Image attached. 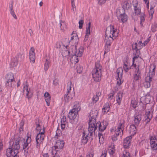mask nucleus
<instances>
[{
  "mask_svg": "<svg viewBox=\"0 0 157 157\" xmlns=\"http://www.w3.org/2000/svg\"><path fill=\"white\" fill-rule=\"evenodd\" d=\"M155 66L154 65L151 66L150 67L149 72L145 77V82L144 83V86L147 88H151L150 82L152 81V77L155 74L154 70Z\"/></svg>",
  "mask_w": 157,
  "mask_h": 157,
  "instance_id": "f257e3e1",
  "label": "nucleus"
},
{
  "mask_svg": "<svg viewBox=\"0 0 157 157\" xmlns=\"http://www.w3.org/2000/svg\"><path fill=\"white\" fill-rule=\"evenodd\" d=\"M116 29H115L113 26L108 27L105 31V39L109 40L110 41H113V37H116L117 36V34H116Z\"/></svg>",
  "mask_w": 157,
  "mask_h": 157,
  "instance_id": "f03ea898",
  "label": "nucleus"
},
{
  "mask_svg": "<svg viewBox=\"0 0 157 157\" xmlns=\"http://www.w3.org/2000/svg\"><path fill=\"white\" fill-rule=\"evenodd\" d=\"M101 69L99 67H97V65L92 71V75L94 80L98 82L101 79Z\"/></svg>",
  "mask_w": 157,
  "mask_h": 157,
  "instance_id": "7ed1b4c3",
  "label": "nucleus"
},
{
  "mask_svg": "<svg viewBox=\"0 0 157 157\" xmlns=\"http://www.w3.org/2000/svg\"><path fill=\"white\" fill-rule=\"evenodd\" d=\"M136 127L134 125H131L128 131V134L131 138L136 134Z\"/></svg>",
  "mask_w": 157,
  "mask_h": 157,
  "instance_id": "20e7f679",
  "label": "nucleus"
},
{
  "mask_svg": "<svg viewBox=\"0 0 157 157\" xmlns=\"http://www.w3.org/2000/svg\"><path fill=\"white\" fill-rule=\"evenodd\" d=\"M13 143L12 145L13 149H18L20 148V138H18L14 139L13 140Z\"/></svg>",
  "mask_w": 157,
  "mask_h": 157,
  "instance_id": "39448f33",
  "label": "nucleus"
},
{
  "mask_svg": "<svg viewBox=\"0 0 157 157\" xmlns=\"http://www.w3.org/2000/svg\"><path fill=\"white\" fill-rule=\"evenodd\" d=\"M150 144L151 147L153 150L157 149V139L155 137L151 138Z\"/></svg>",
  "mask_w": 157,
  "mask_h": 157,
  "instance_id": "423d86ee",
  "label": "nucleus"
},
{
  "mask_svg": "<svg viewBox=\"0 0 157 157\" xmlns=\"http://www.w3.org/2000/svg\"><path fill=\"white\" fill-rule=\"evenodd\" d=\"M64 143L62 140H59L56 142L54 146L55 150L56 149H61L64 145Z\"/></svg>",
  "mask_w": 157,
  "mask_h": 157,
  "instance_id": "0eeeda50",
  "label": "nucleus"
},
{
  "mask_svg": "<svg viewBox=\"0 0 157 157\" xmlns=\"http://www.w3.org/2000/svg\"><path fill=\"white\" fill-rule=\"evenodd\" d=\"M97 124L95 125L94 121H90L89 123V131L91 133L94 132L96 129Z\"/></svg>",
  "mask_w": 157,
  "mask_h": 157,
  "instance_id": "6e6552de",
  "label": "nucleus"
},
{
  "mask_svg": "<svg viewBox=\"0 0 157 157\" xmlns=\"http://www.w3.org/2000/svg\"><path fill=\"white\" fill-rule=\"evenodd\" d=\"M6 154L7 157H14L17 155V153H15L14 150L9 148L7 150Z\"/></svg>",
  "mask_w": 157,
  "mask_h": 157,
  "instance_id": "1a4fd4ad",
  "label": "nucleus"
},
{
  "mask_svg": "<svg viewBox=\"0 0 157 157\" xmlns=\"http://www.w3.org/2000/svg\"><path fill=\"white\" fill-rule=\"evenodd\" d=\"M144 46L141 41H139L138 44L136 43L132 45V49H141Z\"/></svg>",
  "mask_w": 157,
  "mask_h": 157,
  "instance_id": "9d476101",
  "label": "nucleus"
},
{
  "mask_svg": "<svg viewBox=\"0 0 157 157\" xmlns=\"http://www.w3.org/2000/svg\"><path fill=\"white\" fill-rule=\"evenodd\" d=\"M118 19L121 20L123 23L126 22L128 19L127 15L124 13L121 14L118 17Z\"/></svg>",
  "mask_w": 157,
  "mask_h": 157,
  "instance_id": "9b49d317",
  "label": "nucleus"
},
{
  "mask_svg": "<svg viewBox=\"0 0 157 157\" xmlns=\"http://www.w3.org/2000/svg\"><path fill=\"white\" fill-rule=\"evenodd\" d=\"M130 139V137L128 136L124 140L123 144V146L124 148H128L130 146V142L129 140Z\"/></svg>",
  "mask_w": 157,
  "mask_h": 157,
  "instance_id": "f8f14e48",
  "label": "nucleus"
},
{
  "mask_svg": "<svg viewBox=\"0 0 157 157\" xmlns=\"http://www.w3.org/2000/svg\"><path fill=\"white\" fill-rule=\"evenodd\" d=\"M78 51L76 52V54L75 55L73 56L71 59V61L74 63H76L78 61L77 56L76 55H78V54L77 53L78 52H79V50H76Z\"/></svg>",
  "mask_w": 157,
  "mask_h": 157,
  "instance_id": "ddd939ff",
  "label": "nucleus"
},
{
  "mask_svg": "<svg viewBox=\"0 0 157 157\" xmlns=\"http://www.w3.org/2000/svg\"><path fill=\"white\" fill-rule=\"evenodd\" d=\"M131 6V4L128 2L125 1L122 4V7L123 9L125 10H128Z\"/></svg>",
  "mask_w": 157,
  "mask_h": 157,
  "instance_id": "4468645a",
  "label": "nucleus"
},
{
  "mask_svg": "<svg viewBox=\"0 0 157 157\" xmlns=\"http://www.w3.org/2000/svg\"><path fill=\"white\" fill-rule=\"evenodd\" d=\"M124 127V124L123 123H120L119 124L117 129H119V131H120V132L117 133L118 135H123Z\"/></svg>",
  "mask_w": 157,
  "mask_h": 157,
  "instance_id": "2eb2a0df",
  "label": "nucleus"
},
{
  "mask_svg": "<svg viewBox=\"0 0 157 157\" xmlns=\"http://www.w3.org/2000/svg\"><path fill=\"white\" fill-rule=\"evenodd\" d=\"M44 139V135L39 133L36 137V141L37 143L42 142Z\"/></svg>",
  "mask_w": 157,
  "mask_h": 157,
  "instance_id": "dca6fc26",
  "label": "nucleus"
},
{
  "mask_svg": "<svg viewBox=\"0 0 157 157\" xmlns=\"http://www.w3.org/2000/svg\"><path fill=\"white\" fill-rule=\"evenodd\" d=\"M75 0H71V11L73 13H75L76 11V6L75 4Z\"/></svg>",
  "mask_w": 157,
  "mask_h": 157,
  "instance_id": "f3484780",
  "label": "nucleus"
},
{
  "mask_svg": "<svg viewBox=\"0 0 157 157\" xmlns=\"http://www.w3.org/2000/svg\"><path fill=\"white\" fill-rule=\"evenodd\" d=\"M44 96L46 98L45 100H46V101L48 104V106H49V103H48V102H49V101L50 99V96L48 92H46L44 94Z\"/></svg>",
  "mask_w": 157,
  "mask_h": 157,
  "instance_id": "a211bd4d",
  "label": "nucleus"
},
{
  "mask_svg": "<svg viewBox=\"0 0 157 157\" xmlns=\"http://www.w3.org/2000/svg\"><path fill=\"white\" fill-rule=\"evenodd\" d=\"M105 41L106 43V44L105 46V49L110 48V43L112 41H110L109 40H106L105 39Z\"/></svg>",
  "mask_w": 157,
  "mask_h": 157,
  "instance_id": "6ab92c4d",
  "label": "nucleus"
},
{
  "mask_svg": "<svg viewBox=\"0 0 157 157\" xmlns=\"http://www.w3.org/2000/svg\"><path fill=\"white\" fill-rule=\"evenodd\" d=\"M97 124H98L99 125V129L101 131L104 130L106 128L105 126V125H104L103 123H98Z\"/></svg>",
  "mask_w": 157,
  "mask_h": 157,
  "instance_id": "aec40b11",
  "label": "nucleus"
},
{
  "mask_svg": "<svg viewBox=\"0 0 157 157\" xmlns=\"http://www.w3.org/2000/svg\"><path fill=\"white\" fill-rule=\"evenodd\" d=\"M154 6L153 5L152 7H150V10H149V13L150 15H151V19L152 18L153 14L154 12Z\"/></svg>",
  "mask_w": 157,
  "mask_h": 157,
  "instance_id": "412c9836",
  "label": "nucleus"
},
{
  "mask_svg": "<svg viewBox=\"0 0 157 157\" xmlns=\"http://www.w3.org/2000/svg\"><path fill=\"white\" fill-rule=\"evenodd\" d=\"M141 117L140 115H137L135 117L134 121L135 123L137 124L141 120Z\"/></svg>",
  "mask_w": 157,
  "mask_h": 157,
  "instance_id": "4be33fe9",
  "label": "nucleus"
},
{
  "mask_svg": "<svg viewBox=\"0 0 157 157\" xmlns=\"http://www.w3.org/2000/svg\"><path fill=\"white\" fill-rule=\"evenodd\" d=\"M145 14L143 13L140 16V24L142 25V22H144L145 21Z\"/></svg>",
  "mask_w": 157,
  "mask_h": 157,
  "instance_id": "5701e85b",
  "label": "nucleus"
},
{
  "mask_svg": "<svg viewBox=\"0 0 157 157\" xmlns=\"http://www.w3.org/2000/svg\"><path fill=\"white\" fill-rule=\"evenodd\" d=\"M68 117L70 119H74L76 117L77 115L76 113H69L68 115Z\"/></svg>",
  "mask_w": 157,
  "mask_h": 157,
  "instance_id": "b1692460",
  "label": "nucleus"
},
{
  "mask_svg": "<svg viewBox=\"0 0 157 157\" xmlns=\"http://www.w3.org/2000/svg\"><path fill=\"white\" fill-rule=\"evenodd\" d=\"M134 11L136 15H138L140 13V9L139 7L134 8Z\"/></svg>",
  "mask_w": 157,
  "mask_h": 157,
  "instance_id": "393cba45",
  "label": "nucleus"
},
{
  "mask_svg": "<svg viewBox=\"0 0 157 157\" xmlns=\"http://www.w3.org/2000/svg\"><path fill=\"white\" fill-rule=\"evenodd\" d=\"M59 25L60 26L61 30H63L64 29V26H65V24L64 22H60Z\"/></svg>",
  "mask_w": 157,
  "mask_h": 157,
  "instance_id": "a878e982",
  "label": "nucleus"
},
{
  "mask_svg": "<svg viewBox=\"0 0 157 157\" xmlns=\"http://www.w3.org/2000/svg\"><path fill=\"white\" fill-rule=\"evenodd\" d=\"M79 28L80 29H81L82 27V25L84 23V21L83 20H80L79 22Z\"/></svg>",
  "mask_w": 157,
  "mask_h": 157,
  "instance_id": "bb28decb",
  "label": "nucleus"
},
{
  "mask_svg": "<svg viewBox=\"0 0 157 157\" xmlns=\"http://www.w3.org/2000/svg\"><path fill=\"white\" fill-rule=\"evenodd\" d=\"M98 99V97L97 95H95L93 97V101L94 102H96Z\"/></svg>",
  "mask_w": 157,
  "mask_h": 157,
  "instance_id": "cd10ccee",
  "label": "nucleus"
},
{
  "mask_svg": "<svg viewBox=\"0 0 157 157\" xmlns=\"http://www.w3.org/2000/svg\"><path fill=\"white\" fill-rule=\"evenodd\" d=\"M10 13L13 17L15 19H17V17L15 14L14 10L11 11H10Z\"/></svg>",
  "mask_w": 157,
  "mask_h": 157,
  "instance_id": "c85d7f7f",
  "label": "nucleus"
},
{
  "mask_svg": "<svg viewBox=\"0 0 157 157\" xmlns=\"http://www.w3.org/2000/svg\"><path fill=\"white\" fill-rule=\"evenodd\" d=\"M131 68L132 69H135V71L137 72L138 71V67H136V65L135 64H133L131 66Z\"/></svg>",
  "mask_w": 157,
  "mask_h": 157,
  "instance_id": "c756f323",
  "label": "nucleus"
},
{
  "mask_svg": "<svg viewBox=\"0 0 157 157\" xmlns=\"http://www.w3.org/2000/svg\"><path fill=\"white\" fill-rule=\"evenodd\" d=\"M133 3L134 8H137L139 7L138 6V2L136 1H133Z\"/></svg>",
  "mask_w": 157,
  "mask_h": 157,
  "instance_id": "7c9ffc66",
  "label": "nucleus"
},
{
  "mask_svg": "<svg viewBox=\"0 0 157 157\" xmlns=\"http://www.w3.org/2000/svg\"><path fill=\"white\" fill-rule=\"evenodd\" d=\"M109 109V106L106 107H105L104 108L102 109L104 111V112H108Z\"/></svg>",
  "mask_w": 157,
  "mask_h": 157,
  "instance_id": "2f4dec72",
  "label": "nucleus"
},
{
  "mask_svg": "<svg viewBox=\"0 0 157 157\" xmlns=\"http://www.w3.org/2000/svg\"><path fill=\"white\" fill-rule=\"evenodd\" d=\"M150 37L148 38L147 39L145 40L144 43H143V46H145L147 43L150 41Z\"/></svg>",
  "mask_w": 157,
  "mask_h": 157,
  "instance_id": "473e14b6",
  "label": "nucleus"
},
{
  "mask_svg": "<svg viewBox=\"0 0 157 157\" xmlns=\"http://www.w3.org/2000/svg\"><path fill=\"white\" fill-rule=\"evenodd\" d=\"M117 97L118 100L117 99V101L118 103H119L121 101H120V99H121L122 98V94H119Z\"/></svg>",
  "mask_w": 157,
  "mask_h": 157,
  "instance_id": "72a5a7b5",
  "label": "nucleus"
},
{
  "mask_svg": "<svg viewBox=\"0 0 157 157\" xmlns=\"http://www.w3.org/2000/svg\"><path fill=\"white\" fill-rule=\"evenodd\" d=\"M77 110L76 108H74L70 111V112L69 113H77V112L76 113Z\"/></svg>",
  "mask_w": 157,
  "mask_h": 157,
  "instance_id": "f704fd0d",
  "label": "nucleus"
},
{
  "mask_svg": "<svg viewBox=\"0 0 157 157\" xmlns=\"http://www.w3.org/2000/svg\"><path fill=\"white\" fill-rule=\"evenodd\" d=\"M71 35L75 37V38H76L78 37L76 33V31H73V32L71 34Z\"/></svg>",
  "mask_w": 157,
  "mask_h": 157,
  "instance_id": "c9c22d12",
  "label": "nucleus"
},
{
  "mask_svg": "<svg viewBox=\"0 0 157 157\" xmlns=\"http://www.w3.org/2000/svg\"><path fill=\"white\" fill-rule=\"evenodd\" d=\"M9 8H10V11H13V2H12V3L10 4V5L9 6Z\"/></svg>",
  "mask_w": 157,
  "mask_h": 157,
  "instance_id": "e433bc0d",
  "label": "nucleus"
},
{
  "mask_svg": "<svg viewBox=\"0 0 157 157\" xmlns=\"http://www.w3.org/2000/svg\"><path fill=\"white\" fill-rule=\"evenodd\" d=\"M156 4V2L155 1H153L152 2H150V5L151 7H152L153 5L154 6V7H155Z\"/></svg>",
  "mask_w": 157,
  "mask_h": 157,
  "instance_id": "4c0bfd02",
  "label": "nucleus"
},
{
  "mask_svg": "<svg viewBox=\"0 0 157 157\" xmlns=\"http://www.w3.org/2000/svg\"><path fill=\"white\" fill-rule=\"evenodd\" d=\"M129 153L128 152H126L123 154L124 157H129Z\"/></svg>",
  "mask_w": 157,
  "mask_h": 157,
  "instance_id": "58836bf2",
  "label": "nucleus"
},
{
  "mask_svg": "<svg viewBox=\"0 0 157 157\" xmlns=\"http://www.w3.org/2000/svg\"><path fill=\"white\" fill-rule=\"evenodd\" d=\"M86 36H89V35L90 34V29H86Z\"/></svg>",
  "mask_w": 157,
  "mask_h": 157,
  "instance_id": "ea45409f",
  "label": "nucleus"
},
{
  "mask_svg": "<svg viewBox=\"0 0 157 157\" xmlns=\"http://www.w3.org/2000/svg\"><path fill=\"white\" fill-rule=\"evenodd\" d=\"M64 123H67V122H66V119L65 118L63 117L62 118V119H61V123H64Z\"/></svg>",
  "mask_w": 157,
  "mask_h": 157,
  "instance_id": "a19ab883",
  "label": "nucleus"
},
{
  "mask_svg": "<svg viewBox=\"0 0 157 157\" xmlns=\"http://www.w3.org/2000/svg\"><path fill=\"white\" fill-rule=\"evenodd\" d=\"M156 27L155 25H153L152 26V31L153 32H155L156 31Z\"/></svg>",
  "mask_w": 157,
  "mask_h": 157,
  "instance_id": "79ce46f5",
  "label": "nucleus"
},
{
  "mask_svg": "<svg viewBox=\"0 0 157 157\" xmlns=\"http://www.w3.org/2000/svg\"><path fill=\"white\" fill-rule=\"evenodd\" d=\"M44 128H43L42 130L41 129L39 133H40L41 135H44Z\"/></svg>",
  "mask_w": 157,
  "mask_h": 157,
  "instance_id": "37998d69",
  "label": "nucleus"
},
{
  "mask_svg": "<svg viewBox=\"0 0 157 157\" xmlns=\"http://www.w3.org/2000/svg\"><path fill=\"white\" fill-rule=\"evenodd\" d=\"M115 150L114 149H112L111 150H109V153L111 154H113Z\"/></svg>",
  "mask_w": 157,
  "mask_h": 157,
  "instance_id": "c03bdc74",
  "label": "nucleus"
},
{
  "mask_svg": "<svg viewBox=\"0 0 157 157\" xmlns=\"http://www.w3.org/2000/svg\"><path fill=\"white\" fill-rule=\"evenodd\" d=\"M67 123H61V128L62 129H64L65 128V125Z\"/></svg>",
  "mask_w": 157,
  "mask_h": 157,
  "instance_id": "a18cd8bd",
  "label": "nucleus"
},
{
  "mask_svg": "<svg viewBox=\"0 0 157 157\" xmlns=\"http://www.w3.org/2000/svg\"><path fill=\"white\" fill-rule=\"evenodd\" d=\"M91 26V23L90 22H89L88 23V26L86 27V29H90Z\"/></svg>",
  "mask_w": 157,
  "mask_h": 157,
  "instance_id": "49530a36",
  "label": "nucleus"
},
{
  "mask_svg": "<svg viewBox=\"0 0 157 157\" xmlns=\"http://www.w3.org/2000/svg\"><path fill=\"white\" fill-rule=\"evenodd\" d=\"M105 2V0H99L98 1V2L100 4H101L104 3Z\"/></svg>",
  "mask_w": 157,
  "mask_h": 157,
  "instance_id": "de8ad7c7",
  "label": "nucleus"
},
{
  "mask_svg": "<svg viewBox=\"0 0 157 157\" xmlns=\"http://www.w3.org/2000/svg\"><path fill=\"white\" fill-rule=\"evenodd\" d=\"M50 151L52 152V154H53L54 152H55L56 150H55L54 146L52 148H51Z\"/></svg>",
  "mask_w": 157,
  "mask_h": 157,
  "instance_id": "09e8293b",
  "label": "nucleus"
},
{
  "mask_svg": "<svg viewBox=\"0 0 157 157\" xmlns=\"http://www.w3.org/2000/svg\"><path fill=\"white\" fill-rule=\"evenodd\" d=\"M134 78L135 80H138L139 79L138 75L137 74H135V75L134 76Z\"/></svg>",
  "mask_w": 157,
  "mask_h": 157,
  "instance_id": "8fccbe9b",
  "label": "nucleus"
},
{
  "mask_svg": "<svg viewBox=\"0 0 157 157\" xmlns=\"http://www.w3.org/2000/svg\"><path fill=\"white\" fill-rule=\"evenodd\" d=\"M119 132H120V131H119V129H117V130L116 131V135L117 136H121L122 135H118L117 134V133H119Z\"/></svg>",
  "mask_w": 157,
  "mask_h": 157,
  "instance_id": "3c124183",
  "label": "nucleus"
},
{
  "mask_svg": "<svg viewBox=\"0 0 157 157\" xmlns=\"http://www.w3.org/2000/svg\"><path fill=\"white\" fill-rule=\"evenodd\" d=\"M144 1L145 2V3H147V6L148 8L149 7V2L147 0H144Z\"/></svg>",
  "mask_w": 157,
  "mask_h": 157,
  "instance_id": "603ef678",
  "label": "nucleus"
},
{
  "mask_svg": "<svg viewBox=\"0 0 157 157\" xmlns=\"http://www.w3.org/2000/svg\"><path fill=\"white\" fill-rule=\"evenodd\" d=\"M117 84L119 85H120L121 84V81L120 79H117Z\"/></svg>",
  "mask_w": 157,
  "mask_h": 157,
  "instance_id": "864d4df0",
  "label": "nucleus"
},
{
  "mask_svg": "<svg viewBox=\"0 0 157 157\" xmlns=\"http://www.w3.org/2000/svg\"><path fill=\"white\" fill-rule=\"evenodd\" d=\"M135 103V101L134 100L132 101V104L133 105V106L134 108H136V104H134Z\"/></svg>",
  "mask_w": 157,
  "mask_h": 157,
  "instance_id": "5fc2aeb1",
  "label": "nucleus"
},
{
  "mask_svg": "<svg viewBox=\"0 0 157 157\" xmlns=\"http://www.w3.org/2000/svg\"><path fill=\"white\" fill-rule=\"evenodd\" d=\"M106 153L104 152V153H103L101 155L100 157H106Z\"/></svg>",
  "mask_w": 157,
  "mask_h": 157,
  "instance_id": "6e6d98bb",
  "label": "nucleus"
},
{
  "mask_svg": "<svg viewBox=\"0 0 157 157\" xmlns=\"http://www.w3.org/2000/svg\"><path fill=\"white\" fill-rule=\"evenodd\" d=\"M29 33L30 34V36H31L32 35V34L33 33V31L32 29H29Z\"/></svg>",
  "mask_w": 157,
  "mask_h": 157,
  "instance_id": "4d7b16f0",
  "label": "nucleus"
},
{
  "mask_svg": "<svg viewBox=\"0 0 157 157\" xmlns=\"http://www.w3.org/2000/svg\"><path fill=\"white\" fill-rule=\"evenodd\" d=\"M150 119L148 118H146L145 120V121L146 122V123H147V122L150 121Z\"/></svg>",
  "mask_w": 157,
  "mask_h": 157,
  "instance_id": "13d9d810",
  "label": "nucleus"
},
{
  "mask_svg": "<svg viewBox=\"0 0 157 157\" xmlns=\"http://www.w3.org/2000/svg\"><path fill=\"white\" fill-rule=\"evenodd\" d=\"M112 140L113 141H115L117 140V139L116 137L114 136L112 138Z\"/></svg>",
  "mask_w": 157,
  "mask_h": 157,
  "instance_id": "bf43d9fd",
  "label": "nucleus"
},
{
  "mask_svg": "<svg viewBox=\"0 0 157 157\" xmlns=\"http://www.w3.org/2000/svg\"><path fill=\"white\" fill-rule=\"evenodd\" d=\"M89 156L90 157H93V154L92 153H90L89 154Z\"/></svg>",
  "mask_w": 157,
  "mask_h": 157,
  "instance_id": "052dcab7",
  "label": "nucleus"
},
{
  "mask_svg": "<svg viewBox=\"0 0 157 157\" xmlns=\"http://www.w3.org/2000/svg\"><path fill=\"white\" fill-rule=\"evenodd\" d=\"M44 157H48L49 156L48 154H45L44 155Z\"/></svg>",
  "mask_w": 157,
  "mask_h": 157,
  "instance_id": "680f3d73",
  "label": "nucleus"
},
{
  "mask_svg": "<svg viewBox=\"0 0 157 157\" xmlns=\"http://www.w3.org/2000/svg\"><path fill=\"white\" fill-rule=\"evenodd\" d=\"M98 136L99 137V139L100 140L101 137L102 138V136L101 134H99Z\"/></svg>",
  "mask_w": 157,
  "mask_h": 157,
  "instance_id": "e2e57ef3",
  "label": "nucleus"
},
{
  "mask_svg": "<svg viewBox=\"0 0 157 157\" xmlns=\"http://www.w3.org/2000/svg\"><path fill=\"white\" fill-rule=\"evenodd\" d=\"M13 78H12L11 79H9L8 80V81H7V83H9V82H10V81L11 82H12L13 81Z\"/></svg>",
  "mask_w": 157,
  "mask_h": 157,
  "instance_id": "0e129e2a",
  "label": "nucleus"
},
{
  "mask_svg": "<svg viewBox=\"0 0 157 157\" xmlns=\"http://www.w3.org/2000/svg\"><path fill=\"white\" fill-rule=\"evenodd\" d=\"M43 3L42 2H41L39 3V5L40 6H42L43 5Z\"/></svg>",
  "mask_w": 157,
  "mask_h": 157,
  "instance_id": "69168bd1",
  "label": "nucleus"
},
{
  "mask_svg": "<svg viewBox=\"0 0 157 157\" xmlns=\"http://www.w3.org/2000/svg\"><path fill=\"white\" fill-rule=\"evenodd\" d=\"M75 37H74V36H72L71 37V40H73L74 39Z\"/></svg>",
  "mask_w": 157,
  "mask_h": 157,
  "instance_id": "338daca9",
  "label": "nucleus"
},
{
  "mask_svg": "<svg viewBox=\"0 0 157 157\" xmlns=\"http://www.w3.org/2000/svg\"><path fill=\"white\" fill-rule=\"evenodd\" d=\"M113 95H114V94L113 93H111L110 94V97H111V96H113Z\"/></svg>",
  "mask_w": 157,
  "mask_h": 157,
  "instance_id": "774afa93",
  "label": "nucleus"
}]
</instances>
